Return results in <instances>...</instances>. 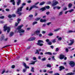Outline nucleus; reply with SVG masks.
Wrapping results in <instances>:
<instances>
[{
  "instance_id": "nucleus-40",
  "label": "nucleus",
  "mask_w": 75,
  "mask_h": 75,
  "mask_svg": "<svg viewBox=\"0 0 75 75\" xmlns=\"http://www.w3.org/2000/svg\"><path fill=\"white\" fill-rule=\"evenodd\" d=\"M8 18H11V17H12V16H11L10 15H9L8 16Z\"/></svg>"
},
{
  "instance_id": "nucleus-19",
  "label": "nucleus",
  "mask_w": 75,
  "mask_h": 75,
  "mask_svg": "<svg viewBox=\"0 0 75 75\" xmlns=\"http://www.w3.org/2000/svg\"><path fill=\"white\" fill-rule=\"evenodd\" d=\"M10 2L12 3V4L13 5H15V2L14 1V0H11L10 1Z\"/></svg>"
},
{
  "instance_id": "nucleus-46",
  "label": "nucleus",
  "mask_w": 75,
  "mask_h": 75,
  "mask_svg": "<svg viewBox=\"0 0 75 75\" xmlns=\"http://www.w3.org/2000/svg\"><path fill=\"white\" fill-rule=\"evenodd\" d=\"M38 36L39 37H42V34H38Z\"/></svg>"
},
{
  "instance_id": "nucleus-64",
  "label": "nucleus",
  "mask_w": 75,
  "mask_h": 75,
  "mask_svg": "<svg viewBox=\"0 0 75 75\" xmlns=\"http://www.w3.org/2000/svg\"><path fill=\"white\" fill-rule=\"evenodd\" d=\"M54 75H59V73H56L54 74Z\"/></svg>"
},
{
  "instance_id": "nucleus-54",
  "label": "nucleus",
  "mask_w": 75,
  "mask_h": 75,
  "mask_svg": "<svg viewBox=\"0 0 75 75\" xmlns=\"http://www.w3.org/2000/svg\"><path fill=\"white\" fill-rule=\"evenodd\" d=\"M61 8V7L57 6V9H59Z\"/></svg>"
},
{
  "instance_id": "nucleus-18",
  "label": "nucleus",
  "mask_w": 75,
  "mask_h": 75,
  "mask_svg": "<svg viewBox=\"0 0 75 75\" xmlns=\"http://www.w3.org/2000/svg\"><path fill=\"white\" fill-rule=\"evenodd\" d=\"M45 3V2L43 1V2H41L39 4V5L42 6V5L44 4Z\"/></svg>"
},
{
  "instance_id": "nucleus-3",
  "label": "nucleus",
  "mask_w": 75,
  "mask_h": 75,
  "mask_svg": "<svg viewBox=\"0 0 75 75\" xmlns=\"http://www.w3.org/2000/svg\"><path fill=\"white\" fill-rule=\"evenodd\" d=\"M41 42H43L44 43V42L42 40H38V43H37V45H39V46H42L43 45V44H41Z\"/></svg>"
},
{
  "instance_id": "nucleus-23",
  "label": "nucleus",
  "mask_w": 75,
  "mask_h": 75,
  "mask_svg": "<svg viewBox=\"0 0 75 75\" xmlns=\"http://www.w3.org/2000/svg\"><path fill=\"white\" fill-rule=\"evenodd\" d=\"M72 6V4H69L68 5L69 8H71Z\"/></svg>"
},
{
  "instance_id": "nucleus-50",
  "label": "nucleus",
  "mask_w": 75,
  "mask_h": 75,
  "mask_svg": "<svg viewBox=\"0 0 75 75\" xmlns=\"http://www.w3.org/2000/svg\"><path fill=\"white\" fill-rule=\"evenodd\" d=\"M35 6L34 7V8H38V6H36L34 5Z\"/></svg>"
},
{
  "instance_id": "nucleus-8",
  "label": "nucleus",
  "mask_w": 75,
  "mask_h": 75,
  "mask_svg": "<svg viewBox=\"0 0 75 75\" xmlns=\"http://www.w3.org/2000/svg\"><path fill=\"white\" fill-rule=\"evenodd\" d=\"M64 57H65V56H64V55H63L62 54L59 55V58L60 59H64Z\"/></svg>"
},
{
  "instance_id": "nucleus-11",
  "label": "nucleus",
  "mask_w": 75,
  "mask_h": 75,
  "mask_svg": "<svg viewBox=\"0 0 75 75\" xmlns=\"http://www.w3.org/2000/svg\"><path fill=\"white\" fill-rule=\"evenodd\" d=\"M40 33V30H36L35 33V34L37 35H38V34Z\"/></svg>"
},
{
  "instance_id": "nucleus-26",
  "label": "nucleus",
  "mask_w": 75,
  "mask_h": 75,
  "mask_svg": "<svg viewBox=\"0 0 75 75\" xmlns=\"http://www.w3.org/2000/svg\"><path fill=\"white\" fill-rule=\"evenodd\" d=\"M34 67H32V69L31 70V72H34Z\"/></svg>"
},
{
  "instance_id": "nucleus-22",
  "label": "nucleus",
  "mask_w": 75,
  "mask_h": 75,
  "mask_svg": "<svg viewBox=\"0 0 75 75\" xmlns=\"http://www.w3.org/2000/svg\"><path fill=\"white\" fill-rule=\"evenodd\" d=\"M66 75H74V73H69L67 74Z\"/></svg>"
},
{
  "instance_id": "nucleus-7",
  "label": "nucleus",
  "mask_w": 75,
  "mask_h": 75,
  "mask_svg": "<svg viewBox=\"0 0 75 75\" xmlns=\"http://www.w3.org/2000/svg\"><path fill=\"white\" fill-rule=\"evenodd\" d=\"M74 39H71L70 40L71 43L68 44V45H72L74 43Z\"/></svg>"
},
{
  "instance_id": "nucleus-6",
  "label": "nucleus",
  "mask_w": 75,
  "mask_h": 75,
  "mask_svg": "<svg viewBox=\"0 0 75 75\" xmlns=\"http://www.w3.org/2000/svg\"><path fill=\"white\" fill-rule=\"evenodd\" d=\"M50 8V6H45L41 8L40 10H45L47 9H49Z\"/></svg>"
},
{
  "instance_id": "nucleus-24",
  "label": "nucleus",
  "mask_w": 75,
  "mask_h": 75,
  "mask_svg": "<svg viewBox=\"0 0 75 75\" xmlns=\"http://www.w3.org/2000/svg\"><path fill=\"white\" fill-rule=\"evenodd\" d=\"M37 23H38L37 22H36V21L33 22L32 23V25H34L35 24H37Z\"/></svg>"
},
{
  "instance_id": "nucleus-12",
  "label": "nucleus",
  "mask_w": 75,
  "mask_h": 75,
  "mask_svg": "<svg viewBox=\"0 0 75 75\" xmlns=\"http://www.w3.org/2000/svg\"><path fill=\"white\" fill-rule=\"evenodd\" d=\"M35 39V38L33 37L31 38L28 40V41H33Z\"/></svg>"
},
{
  "instance_id": "nucleus-21",
  "label": "nucleus",
  "mask_w": 75,
  "mask_h": 75,
  "mask_svg": "<svg viewBox=\"0 0 75 75\" xmlns=\"http://www.w3.org/2000/svg\"><path fill=\"white\" fill-rule=\"evenodd\" d=\"M21 2V0H18V2H17V4L18 6L19 5L20 3Z\"/></svg>"
},
{
  "instance_id": "nucleus-15",
  "label": "nucleus",
  "mask_w": 75,
  "mask_h": 75,
  "mask_svg": "<svg viewBox=\"0 0 75 75\" xmlns=\"http://www.w3.org/2000/svg\"><path fill=\"white\" fill-rule=\"evenodd\" d=\"M51 41L53 43H55L57 41V39H54L52 40Z\"/></svg>"
},
{
  "instance_id": "nucleus-2",
  "label": "nucleus",
  "mask_w": 75,
  "mask_h": 75,
  "mask_svg": "<svg viewBox=\"0 0 75 75\" xmlns=\"http://www.w3.org/2000/svg\"><path fill=\"white\" fill-rule=\"evenodd\" d=\"M4 30L5 31H6V30H7V32L8 33H9V32L10 31V28L8 27H7V25H5V26H4Z\"/></svg>"
},
{
  "instance_id": "nucleus-37",
  "label": "nucleus",
  "mask_w": 75,
  "mask_h": 75,
  "mask_svg": "<svg viewBox=\"0 0 75 75\" xmlns=\"http://www.w3.org/2000/svg\"><path fill=\"white\" fill-rule=\"evenodd\" d=\"M62 40V38L61 37H59L58 38V40L59 41H61Z\"/></svg>"
},
{
  "instance_id": "nucleus-9",
  "label": "nucleus",
  "mask_w": 75,
  "mask_h": 75,
  "mask_svg": "<svg viewBox=\"0 0 75 75\" xmlns=\"http://www.w3.org/2000/svg\"><path fill=\"white\" fill-rule=\"evenodd\" d=\"M21 10H18L17 11H16V14H19V16H20L21 14V13L20 11H21Z\"/></svg>"
},
{
  "instance_id": "nucleus-43",
  "label": "nucleus",
  "mask_w": 75,
  "mask_h": 75,
  "mask_svg": "<svg viewBox=\"0 0 75 75\" xmlns=\"http://www.w3.org/2000/svg\"><path fill=\"white\" fill-rule=\"evenodd\" d=\"M65 49H66V52H68L69 51L68 49V48H66Z\"/></svg>"
},
{
  "instance_id": "nucleus-30",
  "label": "nucleus",
  "mask_w": 75,
  "mask_h": 75,
  "mask_svg": "<svg viewBox=\"0 0 75 75\" xmlns=\"http://www.w3.org/2000/svg\"><path fill=\"white\" fill-rule=\"evenodd\" d=\"M35 6L33 5V6H31L30 8V10H32L33 8H34Z\"/></svg>"
},
{
  "instance_id": "nucleus-36",
  "label": "nucleus",
  "mask_w": 75,
  "mask_h": 75,
  "mask_svg": "<svg viewBox=\"0 0 75 75\" xmlns=\"http://www.w3.org/2000/svg\"><path fill=\"white\" fill-rule=\"evenodd\" d=\"M35 54H40L39 52H38V51L37 50L36 51V52L35 53Z\"/></svg>"
},
{
  "instance_id": "nucleus-59",
  "label": "nucleus",
  "mask_w": 75,
  "mask_h": 75,
  "mask_svg": "<svg viewBox=\"0 0 75 75\" xmlns=\"http://www.w3.org/2000/svg\"><path fill=\"white\" fill-rule=\"evenodd\" d=\"M46 42H49V41H50V40L48 39H46Z\"/></svg>"
},
{
  "instance_id": "nucleus-4",
  "label": "nucleus",
  "mask_w": 75,
  "mask_h": 75,
  "mask_svg": "<svg viewBox=\"0 0 75 75\" xmlns=\"http://www.w3.org/2000/svg\"><path fill=\"white\" fill-rule=\"evenodd\" d=\"M69 64L71 67H74L75 66V62L73 61L70 62Z\"/></svg>"
},
{
  "instance_id": "nucleus-14",
  "label": "nucleus",
  "mask_w": 75,
  "mask_h": 75,
  "mask_svg": "<svg viewBox=\"0 0 75 75\" xmlns=\"http://www.w3.org/2000/svg\"><path fill=\"white\" fill-rule=\"evenodd\" d=\"M59 71H61V70H62V69H65V68L64 67L62 66H60L59 67Z\"/></svg>"
},
{
  "instance_id": "nucleus-35",
  "label": "nucleus",
  "mask_w": 75,
  "mask_h": 75,
  "mask_svg": "<svg viewBox=\"0 0 75 75\" xmlns=\"http://www.w3.org/2000/svg\"><path fill=\"white\" fill-rule=\"evenodd\" d=\"M37 60H36V61L33 62L32 63V65H34L35 64V63L36 62H37Z\"/></svg>"
},
{
  "instance_id": "nucleus-42",
  "label": "nucleus",
  "mask_w": 75,
  "mask_h": 75,
  "mask_svg": "<svg viewBox=\"0 0 75 75\" xmlns=\"http://www.w3.org/2000/svg\"><path fill=\"white\" fill-rule=\"evenodd\" d=\"M48 45H51L52 44V42H50L47 43Z\"/></svg>"
},
{
  "instance_id": "nucleus-48",
  "label": "nucleus",
  "mask_w": 75,
  "mask_h": 75,
  "mask_svg": "<svg viewBox=\"0 0 75 75\" xmlns=\"http://www.w3.org/2000/svg\"><path fill=\"white\" fill-rule=\"evenodd\" d=\"M18 23H15V26H16H16H17V25H18Z\"/></svg>"
},
{
  "instance_id": "nucleus-1",
  "label": "nucleus",
  "mask_w": 75,
  "mask_h": 75,
  "mask_svg": "<svg viewBox=\"0 0 75 75\" xmlns=\"http://www.w3.org/2000/svg\"><path fill=\"white\" fill-rule=\"evenodd\" d=\"M23 27V25H21L18 27V28L16 29V31L18 33H23L25 32V30L23 29H21V28Z\"/></svg>"
},
{
  "instance_id": "nucleus-17",
  "label": "nucleus",
  "mask_w": 75,
  "mask_h": 75,
  "mask_svg": "<svg viewBox=\"0 0 75 75\" xmlns=\"http://www.w3.org/2000/svg\"><path fill=\"white\" fill-rule=\"evenodd\" d=\"M4 35H2L1 38L0 39L1 41H2V40H3V39H4Z\"/></svg>"
},
{
  "instance_id": "nucleus-62",
  "label": "nucleus",
  "mask_w": 75,
  "mask_h": 75,
  "mask_svg": "<svg viewBox=\"0 0 75 75\" xmlns=\"http://www.w3.org/2000/svg\"><path fill=\"white\" fill-rule=\"evenodd\" d=\"M53 55H57V53L55 52L53 53Z\"/></svg>"
},
{
  "instance_id": "nucleus-33",
  "label": "nucleus",
  "mask_w": 75,
  "mask_h": 75,
  "mask_svg": "<svg viewBox=\"0 0 75 75\" xmlns=\"http://www.w3.org/2000/svg\"><path fill=\"white\" fill-rule=\"evenodd\" d=\"M29 17H30V18H32V17H33V15L32 14L30 15L29 16Z\"/></svg>"
},
{
  "instance_id": "nucleus-56",
  "label": "nucleus",
  "mask_w": 75,
  "mask_h": 75,
  "mask_svg": "<svg viewBox=\"0 0 75 75\" xmlns=\"http://www.w3.org/2000/svg\"><path fill=\"white\" fill-rule=\"evenodd\" d=\"M54 57V56H52V59H53V60H55V59Z\"/></svg>"
},
{
  "instance_id": "nucleus-63",
  "label": "nucleus",
  "mask_w": 75,
  "mask_h": 75,
  "mask_svg": "<svg viewBox=\"0 0 75 75\" xmlns=\"http://www.w3.org/2000/svg\"><path fill=\"white\" fill-rule=\"evenodd\" d=\"M50 48H51L52 49H54V46H50Z\"/></svg>"
},
{
  "instance_id": "nucleus-51",
  "label": "nucleus",
  "mask_w": 75,
  "mask_h": 75,
  "mask_svg": "<svg viewBox=\"0 0 75 75\" xmlns=\"http://www.w3.org/2000/svg\"><path fill=\"white\" fill-rule=\"evenodd\" d=\"M16 17V15L13 14L12 15V17Z\"/></svg>"
},
{
  "instance_id": "nucleus-32",
  "label": "nucleus",
  "mask_w": 75,
  "mask_h": 75,
  "mask_svg": "<svg viewBox=\"0 0 75 75\" xmlns=\"http://www.w3.org/2000/svg\"><path fill=\"white\" fill-rule=\"evenodd\" d=\"M73 33V31L72 30H69L67 32V33Z\"/></svg>"
},
{
  "instance_id": "nucleus-16",
  "label": "nucleus",
  "mask_w": 75,
  "mask_h": 75,
  "mask_svg": "<svg viewBox=\"0 0 75 75\" xmlns=\"http://www.w3.org/2000/svg\"><path fill=\"white\" fill-rule=\"evenodd\" d=\"M47 21L45 19L43 20L42 19H40V21L41 23H44V22H45Z\"/></svg>"
},
{
  "instance_id": "nucleus-38",
  "label": "nucleus",
  "mask_w": 75,
  "mask_h": 75,
  "mask_svg": "<svg viewBox=\"0 0 75 75\" xmlns=\"http://www.w3.org/2000/svg\"><path fill=\"white\" fill-rule=\"evenodd\" d=\"M5 69H4L2 72L1 73V74H3L5 72Z\"/></svg>"
},
{
  "instance_id": "nucleus-13",
  "label": "nucleus",
  "mask_w": 75,
  "mask_h": 75,
  "mask_svg": "<svg viewBox=\"0 0 75 75\" xmlns=\"http://www.w3.org/2000/svg\"><path fill=\"white\" fill-rule=\"evenodd\" d=\"M64 14V11H62L60 12L59 13V16H61Z\"/></svg>"
},
{
  "instance_id": "nucleus-28",
  "label": "nucleus",
  "mask_w": 75,
  "mask_h": 75,
  "mask_svg": "<svg viewBox=\"0 0 75 75\" xmlns=\"http://www.w3.org/2000/svg\"><path fill=\"white\" fill-rule=\"evenodd\" d=\"M60 30V28H57L56 29H55L54 30V31H55V32H56L57 31H59Z\"/></svg>"
},
{
  "instance_id": "nucleus-29",
  "label": "nucleus",
  "mask_w": 75,
  "mask_h": 75,
  "mask_svg": "<svg viewBox=\"0 0 75 75\" xmlns=\"http://www.w3.org/2000/svg\"><path fill=\"white\" fill-rule=\"evenodd\" d=\"M46 60V58L45 57H44L41 59V61H45Z\"/></svg>"
},
{
  "instance_id": "nucleus-53",
  "label": "nucleus",
  "mask_w": 75,
  "mask_h": 75,
  "mask_svg": "<svg viewBox=\"0 0 75 75\" xmlns=\"http://www.w3.org/2000/svg\"><path fill=\"white\" fill-rule=\"evenodd\" d=\"M11 68H15V65H13L12 66Z\"/></svg>"
},
{
  "instance_id": "nucleus-45",
  "label": "nucleus",
  "mask_w": 75,
  "mask_h": 75,
  "mask_svg": "<svg viewBox=\"0 0 75 75\" xmlns=\"http://www.w3.org/2000/svg\"><path fill=\"white\" fill-rule=\"evenodd\" d=\"M4 23V22L3 21H0V24H3V23Z\"/></svg>"
},
{
  "instance_id": "nucleus-60",
  "label": "nucleus",
  "mask_w": 75,
  "mask_h": 75,
  "mask_svg": "<svg viewBox=\"0 0 75 75\" xmlns=\"http://www.w3.org/2000/svg\"><path fill=\"white\" fill-rule=\"evenodd\" d=\"M49 74H52V73H53V71H50L49 72Z\"/></svg>"
},
{
  "instance_id": "nucleus-31",
  "label": "nucleus",
  "mask_w": 75,
  "mask_h": 75,
  "mask_svg": "<svg viewBox=\"0 0 75 75\" xmlns=\"http://www.w3.org/2000/svg\"><path fill=\"white\" fill-rule=\"evenodd\" d=\"M48 35L49 36H52V35H53V33H50L48 34Z\"/></svg>"
},
{
  "instance_id": "nucleus-41",
  "label": "nucleus",
  "mask_w": 75,
  "mask_h": 75,
  "mask_svg": "<svg viewBox=\"0 0 75 75\" xmlns=\"http://www.w3.org/2000/svg\"><path fill=\"white\" fill-rule=\"evenodd\" d=\"M68 11H69V13H72V11H74V10H71Z\"/></svg>"
},
{
  "instance_id": "nucleus-55",
  "label": "nucleus",
  "mask_w": 75,
  "mask_h": 75,
  "mask_svg": "<svg viewBox=\"0 0 75 75\" xmlns=\"http://www.w3.org/2000/svg\"><path fill=\"white\" fill-rule=\"evenodd\" d=\"M68 12H69V11H65L64 13L65 14H67V13H68Z\"/></svg>"
},
{
  "instance_id": "nucleus-44",
  "label": "nucleus",
  "mask_w": 75,
  "mask_h": 75,
  "mask_svg": "<svg viewBox=\"0 0 75 75\" xmlns=\"http://www.w3.org/2000/svg\"><path fill=\"white\" fill-rule=\"evenodd\" d=\"M10 46H11V45H6L5 46H4V47L3 48H5V47H9Z\"/></svg>"
},
{
  "instance_id": "nucleus-5",
  "label": "nucleus",
  "mask_w": 75,
  "mask_h": 75,
  "mask_svg": "<svg viewBox=\"0 0 75 75\" xmlns=\"http://www.w3.org/2000/svg\"><path fill=\"white\" fill-rule=\"evenodd\" d=\"M53 4H52V6H56L57 4H59L58 2L57 1L55 0H54L52 1Z\"/></svg>"
},
{
  "instance_id": "nucleus-27",
  "label": "nucleus",
  "mask_w": 75,
  "mask_h": 75,
  "mask_svg": "<svg viewBox=\"0 0 75 75\" xmlns=\"http://www.w3.org/2000/svg\"><path fill=\"white\" fill-rule=\"evenodd\" d=\"M21 21V19L20 18H18L17 20V22L18 23H20V21Z\"/></svg>"
},
{
  "instance_id": "nucleus-57",
  "label": "nucleus",
  "mask_w": 75,
  "mask_h": 75,
  "mask_svg": "<svg viewBox=\"0 0 75 75\" xmlns=\"http://www.w3.org/2000/svg\"><path fill=\"white\" fill-rule=\"evenodd\" d=\"M51 24V22H49V23H47V25H50V24Z\"/></svg>"
},
{
  "instance_id": "nucleus-34",
  "label": "nucleus",
  "mask_w": 75,
  "mask_h": 75,
  "mask_svg": "<svg viewBox=\"0 0 75 75\" xmlns=\"http://www.w3.org/2000/svg\"><path fill=\"white\" fill-rule=\"evenodd\" d=\"M40 19H41V18H37L35 19V20H36V21H38V20H39Z\"/></svg>"
},
{
  "instance_id": "nucleus-10",
  "label": "nucleus",
  "mask_w": 75,
  "mask_h": 75,
  "mask_svg": "<svg viewBox=\"0 0 75 75\" xmlns=\"http://www.w3.org/2000/svg\"><path fill=\"white\" fill-rule=\"evenodd\" d=\"M23 66L25 67L26 69H27V68H28V69H29V67L27 66V65L26 64H25V63H23Z\"/></svg>"
},
{
  "instance_id": "nucleus-58",
  "label": "nucleus",
  "mask_w": 75,
  "mask_h": 75,
  "mask_svg": "<svg viewBox=\"0 0 75 75\" xmlns=\"http://www.w3.org/2000/svg\"><path fill=\"white\" fill-rule=\"evenodd\" d=\"M33 60H36V57H33Z\"/></svg>"
},
{
  "instance_id": "nucleus-47",
  "label": "nucleus",
  "mask_w": 75,
  "mask_h": 75,
  "mask_svg": "<svg viewBox=\"0 0 75 75\" xmlns=\"http://www.w3.org/2000/svg\"><path fill=\"white\" fill-rule=\"evenodd\" d=\"M59 51V49L58 48H56L55 50V51L57 52Z\"/></svg>"
},
{
  "instance_id": "nucleus-39",
  "label": "nucleus",
  "mask_w": 75,
  "mask_h": 75,
  "mask_svg": "<svg viewBox=\"0 0 75 75\" xmlns=\"http://www.w3.org/2000/svg\"><path fill=\"white\" fill-rule=\"evenodd\" d=\"M4 18V16H0V19H3Z\"/></svg>"
},
{
  "instance_id": "nucleus-61",
  "label": "nucleus",
  "mask_w": 75,
  "mask_h": 75,
  "mask_svg": "<svg viewBox=\"0 0 75 75\" xmlns=\"http://www.w3.org/2000/svg\"><path fill=\"white\" fill-rule=\"evenodd\" d=\"M27 30H31V28H27Z\"/></svg>"
},
{
  "instance_id": "nucleus-20",
  "label": "nucleus",
  "mask_w": 75,
  "mask_h": 75,
  "mask_svg": "<svg viewBox=\"0 0 75 75\" xmlns=\"http://www.w3.org/2000/svg\"><path fill=\"white\" fill-rule=\"evenodd\" d=\"M13 35H14V33L13 32H11L10 33L9 36L12 37Z\"/></svg>"
},
{
  "instance_id": "nucleus-25",
  "label": "nucleus",
  "mask_w": 75,
  "mask_h": 75,
  "mask_svg": "<svg viewBox=\"0 0 75 75\" xmlns=\"http://www.w3.org/2000/svg\"><path fill=\"white\" fill-rule=\"evenodd\" d=\"M46 67H49V68H51V65L50 64H47L46 65Z\"/></svg>"
},
{
  "instance_id": "nucleus-52",
  "label": "nucleus",
  "mask_w": 75,
  "mask_h": 75,
  "mask_svg": "<svg viewBox=\"0 0 75 75\" xmlns=\"http://www.w3.org/2000/svg\"><path fill=\"white\" fill-rule=\"evenodd\" d=\"M26 71V69H24L23 70V72H25Z\"/></svg>"
},
{
  "instance_id": "nucleus-49",
  "label": "nucleus",
  "mask_w": 75,
  "mask_h": 75,
  "mask_svg": "<svg viewBox=\"0 0 75 75\" xmlns=\"http://www.w3.org/2000/svg\"><path fill=\"white\" fill-rule=\"evenodd\" d=\"M23 8V6H21L18 9V10H22V8Z\"/></svg>"
}]
</instances>
